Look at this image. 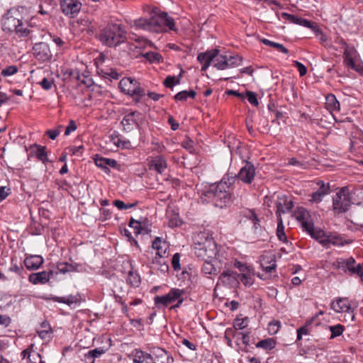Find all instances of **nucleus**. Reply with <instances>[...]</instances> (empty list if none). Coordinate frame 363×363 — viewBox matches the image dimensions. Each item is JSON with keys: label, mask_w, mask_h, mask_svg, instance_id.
Segmentation results:
<instances>
[{"label": "nucleus", "mask_w": 363, "mask_h": 363, "mask_svg": "<svg viewBox=\"0 0 363 363\" xmlns=\"http://www.w3.org/2000/svg\"><path fill=\"white\" fill-rule=\"evenodd\" d=\"M184 291L177 288L172 289L168 294L164 296H157L154 301L157 308L167 307L169 304L175 301L179 296H183Z\"/></svg>", "instance_id": "nucleus-8"}, {"label": "nucleus", "mask_w": 363, "mask_h": 363, "mask_svg": "<svg viewBox=\"0 0 363 363\" xmlns=\"http://www.w3.org/2000/svg\"><path fill=\"white\" fill-rule=\"evenodd\" d=\"M27 9L25 7L10 9L1 19L2 30L6 32H15L19 37L30 36V39L35 38L34 30L24 27L28 23Z\"/></svg>", "instance_id": "nucleus-1"}, {"label": "nucleus", "mask_w": 363, "mask_h": 363, "mask_svg": "<svg viewBox=\"0 0 363 363\" xmlns=\"http://www.w3.org/2000/svg\"><path fill=\"white\" fill-rule=\"evenodd\" d=\"M301 223L303 230L307 232L309 235L313 232V230L314 229V224L311 220H303V222Z\"/></svg>", "instance_id": "nucleus-60"}, {"label": "nucleus", "mask_w": 363, "mask_h": 363, "mask_svg": "<svg viewBox=\"0 0 363 363\" xmlns=\"http://www.w3.org/2000/svg\"><path fill=\"white\" fill-rule=\"evenodd\" d=\"M131 355L133 363H150L151 362V352L147 353L140 349L133 350Z\"/></svg>", "instance_id": "nucleus-24"}, {"label": "nucleus", "mask_w": 363, "mask_h": 363, "mask_svg": "<svg viewBox=\"0 0 363 363\" xmlns=\"http://www.w3.org/2000/svg\"><path fill=\"white\" fill-rule=\"evenodd\" d=\"M51 299L55 302L66 303L71 306L72 304L77 302V298L74 296L70 295L67 297H58L53 296Z\"/></svg>", "instance_id": "nucleus-42"}, {"label": "nucleus", "mask_w": 363, "mask_h": 363, "mask_svg": "<svg viewBox=\"0 0 363 363\" xmlns=\"http://www.w3.org/2000/svg\"><path fill=\"white\" fill-rule=\"evenodd\" d=\"M247 320V318H237L235 320L233 323V327L235 330H242L247 327V324L245 321Z\"/></svg>", "instance_id": "nucleus-56"}, {"label": "nucleus", "mask_w": 363, "mask_h": 363, "mask_svg": "<svg viewBox=\"0 0 363 363\" xmlns=\"http://www.w3.org/2000/svg\"><path fill=\"white\" fill-rule=\"evenodd\" d=\"M54 83V80L51 79H48L46 77L43 78L41 82H39V84L41 87L45 90H50L52 88V86Z\"/></svg>", "instance_id": "nucleus-59"}, {"label": "nucleus", "mask_w": 363, "mask_h": 363, "mask_svg": "<svg viewBox=\"0 0 363 363\" xmlns=\"http://www.w3.org/2000/svg\"><path fill=\"white\" fill-rule=\"evenodd\" d=\"M213 67L218 69H225L228 68V62L226 58V55L217 54L216 57L212 60Z\"/></svg>", "instance_id": "nucleus-27"}, {"label": "nucleus", "mask_w": 363, "mask_h": 363, "mask_svg": "<svg viewBox=\"0 0 363 363\" xmlns=\"http://www.w3.org/2000/svg\"><path fill=\"white\" fill-rule=\"evenodd\" d=\"M196 96V92L194 90H184L177 93L174 99L176 101H185L188 98L194 99Z\"/></svg>", "instance_id": "nucleus-32"}, {"label": "nucleus", "mask_w": 363, "mask_h": 363, "mask_svg": "<svg viewBox=\"0 0 363 363\" xmlns=\"http://www.w3.org/2000/svg\"><path fill=\"white\" fill-rule=\"evenodd\" d=\"M52 274V271L32 273L28 277V281L33 284H44L49 281Z\"/></svg>", "instance_id": "nucleus-20"}, {"label": "nucleus", "mask_w": 363, "mask_h": 363, "mask_svg": "<svg viewBox=\"0 0 363 363\" xmlns=\"http://www.w3.org/2000/svg\"><path fill=\"white\" fill-rule=\"evenodd\" d=\"M240 280L246 286H250L253 284L252 277L246 274H240Z\"/></svg>", "instance_id": "nucleus-62"}, {"label": "nucleus", "mask_w": 363, "mask_h": 363, "mask_svg": "<svg viewBox=\"0 0 363 363\" xmlns=\"http://www.w3.org/2000/svg\"><path fill=\"white\" fill-rule=\"evenodd\" d=\"M134 26L137 30L157 33L176 30L173 18L165 12L155 13L150 18L137 19L134 21Z\"/></svg>", "instance_id": "nucleus-2"}, {"label": "nucleus", "mask_w": 363, "mask_h": 363, "mask_svg": "<svg viewBox=\"0 0 363 363\" xmlns=\"http://www.w3.org/2000/svg\"><path fill=\"white\" fill-rule=\"evenodd\" d=\"M281 327L279 321H272L269 323L268 326V330L270 334H276Z\"/></svg>", "instance_id": "nucleus-58"}, {"label": "nucleus", "mask_w": 363, "mask_h": 363, "mask_svg": "<svg viewBox=\"0 0 363 363\" xmlns=\"http://www.w3.org/2000/svg\"><path fill=\"white\" fill-rule=\"evenodd\" d=\"M69 74L74 78H75L77 80L80 81L82 83L85 84L87 87H89L92 84L93 81L92 79L89 77H84V79H81V76L79 74V72L77 70H73L70 69L69 71Z\"/></svg>", "instance_id": "nucleus-40"}, {"label": "nucleus", "mask_w": 363, "mask_h": 363, "mask_svg": "<svg viewBox=\"0 0 363 363\" xmlns=\"http://www.w3.org/2000/svg\"><path fill=\"white\" fill-rule=\"evenodd\" d=\"M30 149L32 150V152L38 158V160L41 161L43 163L46 164L50 162L48 157V154L45 151V146H41L38 144H34L33 145H30Z\"/></svg>", "instance_id": "nucleus-25"}, {"label": "nucleus", "mask_w": 363, "mask_h": 363, "mask_svg": "<svg viewBox=\"0 0 363 363\" xmlns=\"http://www.w3.org/2000/svg\"><path fill=\"white\" fill-rule=\"evenodd\" d=\"M106 160L104 157H97L95 159V164L98 167L102 169L106 173H109L110 169L106 167Z\"/></svg>", "instance_id": "nucleus-55"}, {"label": "nucleus", "mask_w": 363, "mask_h": 363, "mask_svg": "<svg viewBox=\"0 0 363 363\" xmlns=\"http://www.w3.org/2000/svg\"><path fill=\"white\" fill-rule=\"evenodd\" d=\"M182 78V73H180L177 77L174 76L169 75L164 79L163 84L167 88H172L174 86L180 83Z\"/></svg>", "instance_id": "nucleus-41"}, {"label": "nucleus", "mask_w": 363, "mask_h": 363, "mask_svg": "<svg viewBox=\"0 0 363 363\" xmlns=\"http://www.w3.org/2000/svg\"><path fill=\"white\" fill-rule=\"evenodd\" d=\"M226 58L228 60V67H235L239 66L242 61V57L240 55H227Z\"/></svg>", "instance_id": "nucleus-45"}, {"label": "nucleus", "mask_w": 363, "mask_h": 363, "mask_svg": "<svg viewBox=\"0 0 363 363\" xmlns=\"http://www.w3.org/2000/svg\"><path fill=\"white\" fill-rule=\"evenodd\" d=\"M60 8L65 15L74 18L80 11L82 4L77 0H61Z\"/></svg>", "instance_id": "nucleus-11"}, {"label": "nucleus", "mask_w": 363, "mask_h": 363, "mask_svg": "<svg viewBox=\"0 0 363 363\" xmlns=\"http://www.w3.org/2000/svg\"><path fill=\"white\" fill-rule=\"evenodd\" d=\"M276 346V341L272 338H267L259 341L256 344V347L262 348L264 350H272Z\"/></svg>", "instance_id": "nucleus-35"}, {"label": "nucleus", "mask_w": 363, "mask_h": 363, "mask_svg": "<svg viewBox=\"0 0 363 363\" xmlns=\"http://www.w3.org/2000/svg\"><path fill=\"white\" fill-rule=\"evenodd\" d=\"M127 33L121 24L109 23L99 34L100 42L109 48H115L123 43Z\"/></svg>", "instance_id": "nucleus-3"}, {"label": "nucleus", "mask_w": 363, "mask_h": 363, "mask_svg": "<svg viewBox=\"0 0 363 363\" xmlns=\"http://www.w3.org/2000/svg\"><path fill=\"white\" fill-rule=\"evenodd\" d=\"M218 52H220L218 49H212L198 55L197 60L202 65L201 71H206L208 68Z\"/></svg>", "instance_id": "nucleus-17"}, {"label": "nucleus", "mask_w": 363, "mask_h": 363, "mask_svg": "<svg viewBox=\"0 0 363 363\" xmlns=\"http://www.w3.org/2000/svg\"><path fill=\"white\" fill-rule=\"evenodd\" d=\"M281 17L284 20H286V21H289L290 23H294V24H297V25H300L301 24V18H299V17L296 16L294 15H291V14H289V13H281Z\"/></svg>", "instance_id": "nucleus-51"}, {"label": "nucleus", "mask_w": 363, "mask_h": 363, "mask_svg": "<svg viewBox=\"0 0 363 363\" xmlns=\"http://www.w3.org/2000/svg\"><path fill=\"white\" fill-rule=\"evenodd\" d=\"M330 307L336 313L345 312L349 313L351 315L352 320H354V310L351 308V305L347 298H337L331 303Z\"/></svg>", "instance_id": "nucleus-13"}, {"label": "nucleus", "mask_w": 363, "mask_h": 363, "mask_svg": "<svg viewBox=\"0 0 363 363\" xmlns=\"http://www.w3.org/2000/svg\"><path fill=\"white\" fill-rule=\"evenodd\" d=\"M313 319L308 320L306 323L297 330V340H301L303 335L310 333L309 326L313 323Z\"/></svg>", "instance_id": "nucleus-43"}, {"label": "nucleus", "mask_w": 363, "mask_h": 363, "mask_svg": "<svg viewBox=\"0 0 363 363\" xmlns=\"http://www.w3.org/2000/svg\"><path fill=\"white\" fill-rule=\"evenodd\" d=\"M107 350L104 349L103 347H97L94 350H89L87 353L84 354V358L86 359H91L90 363H94V359L96 358L100 357L103 354L106 352Z\"/></svg>", "instance_id": "nucleus-33"}, {"label": "nucleus", "mask_w": 363, "mask_h": 363, "mask_svg": "<svg viewBox=\"0 0 363 363\" xmlns=\"http://www.w3.org/2000/svg\"><path fill=\"white\" fill-rule=\"evenodd\" d=\"M18 71L17 66L16 65H9L6 67L4 68L1 71V75L4 77H9L16 74Z\"/></svg>", "instance_id": "nucleus-48"}, {"label": "nucleus", "mask_w": 363, "mask_h": 363, "mask_svg": "<svg viewBox=\"0 0 363 363\" xmlns=\"http://www.w3.org/2000/svg\"><path fill=\"white\" fill-rule=\"evenodd\" d=\"M182 224V220L179 218L178 215H174V217L169 220L168 225L171 228L178 227Z\"/></svg>", "instance_id": "nucleus-64"}, {"label": "nucleus", "mask_w": 363, "mask_h": 363, "mask_svg": "<svg viewBox=\"0 0 363 363\" xmlns=\"http://www.w3.org/2000/svg\"><path fill=\"white\" fill-rule=\"evenodd\" d=\"M296 218L301 223L308 220L310 218L309 213L305 208H300L296 212Z\"/></svg>", "instance_id": "nucleus-50"}, {"label": "nucleus", "mask_w": 363, "mask_h": 363, "mask_svg": "<svg viewBox=\"0 0 363 363\" xmlns=\"http://www.w3.org/2000/svg\"><path fill=\"white\" fill-rule=\"evenodd\" d=\"M103 77L105 79H108L111 82V79H118L119 78V74L114 69H110L108 71H102Z\"/></svg>", "instance_id": "nucleus-54"}, {"label": "nucleus", "mask_w": 363, "mask_h": 363, "mask_svg": "<svg viewBox=\"0 0 363 363\" xmlns=\"http://www.w3.org/2000/svg\"><path fill=\"white\" fill-rule=\"evenodd\" d=\"M113 205L119 210H127L135 207L138 205V201L134 203H125L123 201L115 200L113 201Z\"/></svg>", "instance_id": "nucleus-47"}, {"label": "nucleus", "mask_w": 363, "mask_h": 363, "mask_svg": "<svg viewBox=\"0 0 363 363\" xmlns=\"http://www.w3.org/2000/svg\"><path fill=\"white\" fill-rule=\"evenodd\" d=\"M44 259L40 255H30L24 260L26 268L29 270H36L43 264Z\"/></svg>", "instance_id": "nucleus-23"}, {"label": "nucleus", "mask_w": 363, "mask_h": 363, "mask_svg": "<svg viewBox=\"0 0 363 363\" xmlns=\"http://www.w3.org/2000/svg\"><path fill=\"white\" fill-rule=\"evenodd\" d=\"M317 185L319 188L316 191H315V193L321 194L323 197L330 194V188L329 184H325L323 181L319 180L317 182Z\"/></svg>", "instance_id": "nucleus-46"}, {"label": "nucleus", "mask_w": 363, "mask_h": 363, "mask_svg": "<svg viewBox=\"0 0 363 363\" xmlns=\"http://www.w3.org/2000/svg\"><path fill=\"white\" fill-rule=\"evenodd\" d=\"M118 86L122 92L132 96L136 102H139L140 99L145 95V89L135 79L124 77L119 82Z\"/></svg>", "instance_id": "nucleus-6"}, {"label": "nucleus", "mask_w": 363, "mask_h": 363, "mask_svg": "<svg viewBox=\"0 0 363 363\" xmlns=\"http://www.w3.org/2000/svg\"><path fill=\"white\" fill-rule=\"evenodd\" d=\"M141 113L137 111H132L125 115L121 122V125L123 126L124 130L126 132H130L133 129L134 126L138 128L139 124L138 119Z\"/></svg>", "instance_id": "nucleus-18"}, {"label": "nucleus", "mask_w": 363, "mask_h": 363, "mask_svg": "<svg viewBox=\"0 0 363 363\" xmlns=\"http://www.w3.org/2000/svg\"><path fill=\"white\" fill-rule=\"evenodd\" d=\"M194 254L201 260H218L219 262H224V260L220 259V252H219L216 242L212 238H206L203 242L194 244ZM225 263H227L225 262Z\"/></svg>", "instance_id": "nucleus-5"}, {"label": "nucleus", "mask_w": 363, "mask_h": 363, "mask_svg": "<svg viewBox=\"0 0 363 363\" xmlns=\"http://www.w3.org/2000/svg\"><path fill=\"white\" fill-rule=\"evenodd\" d=\"M260 265L266 273L275 271L277 267L275 255L272 253H264L259 258Z\"/></svg>", "instance_id": "nucleus-19"}, {"label": "nucleus", "mask_w": 363, "mask_h": 363, "mask_svg": "<svg viewBox=\"0 0 363 363\" xmlns=\"http://www.w3.org/2000/svg\"><path fill=\"white\" fill-rule=\"evenodd\" d=\"M326 102L325 105L328 110L331 112L337 111H339L340 109V105L339 101L337 100L334 94H329L325 98Z\"/></svg>", "instance_id": "nucleus-28"}, {"label": "nucleus", "mask_w": 363, "mask_h": 363, "mask_svg": "<svg viewBox=\"0 0 363 363\" xmlns=\"http://www.w3.org/2000/svg\"><path fill=\"white\" fill-rule=\"evenodd\" d=\"M276 215L277 216V219H279L281 213H285L286 212H289L292 210L294 207V203L291 199H289L286 197L281 198L276 203Z\"/></svg>", "instance_id": "nucleus-22"}, {"label": "nucleus", "mask_w": 363, "mask_h": 363, "mask_svg": "<svg viewBox=\"0 0 363 363\" xmlns=\"http://www.w3.org/2000/svg\"><path fill=\"white\" fill-rule=\"evenodd\" d=\"M172 265L175 271H178L181 269L180 267V255L175 253L172 259Z\"/></svg>", "instance_id": "nucleus-61"}, {"label": "nucleus", "mask_w": 363, "mask_h": 363, "mask_svg": "<svg viewBox=\"0 0 363 363\" xmlns=\"http://www.w3.org/2000/svg\"><path fill=\"white\" fill-rule=\"evenodd\" d=\"M310 235L318 240L320 242V240H323L325 238V237H327V235H325V232L320 229H313V232H311V233L310 234Z\"/></svg>", "instance_id": "nucleus-53"}, {"label": "nucleus", "mask_w": 363, "mask_h": 363, "mask_svg": "<svg viewBox=\"0 0 363 363\" xmlns=\"http://www.w3.org/2000/svg\"><path fill=\"white\" fill-rule=\"evenodd\" d=\"M143 57L147 59L150 62L160 61L161 55L159 53L154 52H147L143 54Z\"/></svg>", "instance_id": "nucleus-52"}, {"label": "nucleus", "mask_w": 363, "mask_h": 363, "mask_svg": "<svg viewBox=\"0 0 363 363\" xmlns=\"http://www.w3.org/2000/svg\"><path fill=\"white\" fill-rule=\"evenodd\" d=\"M128 225L130 228H132L135 230V234L136 235L141 233L143 228L141 223L140 221L131 218L130 220H129Z\"/></svg>", "instance_id": "nucleus-49"}, {"label": "nucleus", "mask_w": 363, "mask_h": 363, "mask_svg": "<svg viewBox=\"0 0 363 363\" xmlns=\"http://www.w3.org/2000/svg\"><path fill=\"white\" fill-rule=\"evenodd\" d=\"M150 363H174V358L167 351L161 348H153L151 350Z\"/></svg>", "instance_id": "nucleus-14"}, {"label": "nucleus", "mask_w": 363, "mask_h": 363, "mask_svg": "<svg viewBox=\"0 0 363 363\" xmlns=\"http://www.w3.org/2000/svg\"><path fill=\"white\" fill-rule=\"evenodd\" d=\"M356 261L353 257H350L347 259H342L337 263V267L345 271L346 269L352 274H362V267L360 264H355Z\"/></svg>", "instance_id": "nucleus-16"}, {"label": "nucleus", "mask_w": 363, "mask_h": 363, "mask_svg": "<svg viewBox=\"0 0 363 363\" xmlns=\"http://www.w3.org/2000/svg\"><path fill=\"white\" fill-rule=\"evenodd\" d=\"M217 260H206L204 262L202 267V272L206 274H216L217 273V269L214 267V264Z\"/></svg>", "instance_id": "nucleus-39"}, {"label": "nucleus", "mask_w": 363, "mask_h": 363, "mask_svg": "<svg viewBox=\"0 0 363 363\" xmlns=\"http://www.w3.org/2000/svg\"><path fill=\"white\" fill-rule=\"evenodd\" d=\"M33 55L40 62H48L52 58V54L48 43L40 42L33 46Z\"/></svg>", "instance_id": "nucleus-9"}, {"label": "nucleus", "mask_w": 363, "mask_h": 363, "mask_svg": "<svg viewBox=\"0 0 363 363\" xmlns=\"http://www.w3.org/2000/svg\"><path fill=\"white\" fill-rule=\"evenodd\" d=\"M147 161L149 169L155 171L160 174H163L167 167V160L162 155L151 157L147 159Z\"/></svg>", "instance_id": "nucleus-15"}, {"label": "nucleus", "mask_w": 363, "mask_h": 363, "mask_svg": "<svg viewBox=\"0 0 363 363\" xmlns=\"http://www.w3.org/2000/svg\"><path fill=\"white\" fill-rule=\"evenodd\" d=\"M152 247L157 251L155 256L159 259L162 257H168L167 250L169 245L166 241L162 240L160 237H156L152 242Z\"/></svg>", "instance_id": "nucleus-21"}, {"label": "nucleus", "mask_w": 363, "mask_h": 363, "mask_svg": "<svg viewBox=\"0 0 363 363\" xmlns=\"http://www.w3.org/2000/svg\"><path fill=\"white\" fill-rule=\"evenodd\" d=\"M330 331L331 332L330 339H334L342 334L345 330V326L341 324H337L335 325L328 326Z\"/></svg>", "instance_id": "nucleus-44"}, {"label": "nucleus", "mask_w": 363, "mask_h": 363, "mask_svg": "<svg viewBox=\"0 0 363 363\" xmlns=\"http://www.w3.org/2000/svg\"><path fill=\"white\" fill-rule=\"evenodd\" d=\"M237 175L238 179L243 183L246 184H252L255 177V167L254 164L250 162L245 161V165L241 167Z\"/></svg>", "instance_id": "nucleus-12"}, {"label": "nucleus", "mask_w": 363, "mask_h": 363, "mask_svg": "<svg viewBox=\"0 0 363 363\" xmlns=\"http://www.w3.org/2000/svg\"><path fill=\"white\" fill-rule=\"evenodd\" d=\"M278 220L277 228V236L280 241L285 243H288V239L284 232V226L283 224L282 218H279Z\"/></svg>", "instance_id": "nucleus-38"}, {"label": "nucleus", "mask_w": 363, "mask_h": 363, "mask_svg": "<svg viewBox=\"0 0 363 363\" xmlns=\"http://www.w3.org/2000/svg\"><path fill=\"white\" fill-rule=\"evenodd\" d=\"M260 41L267 46L274 48L278 52L284 53L286 55L289 53V50L286 48H285L282 44L273 42L266 38H262L260 40Z\"/></svg>", "instance_id": "nucleus-34"}, {"label": "nucleus", "mask_w": 363, "mask_h": 363, "mask_svg": "<svg viewBox=\"0 0 363 363\" xmlns=\"http://www.w3.org/2000/svg\"><path fill=\"white\" fill-rule=\"evenodd\" d=\"M351 196L347 187L340 189L333 197V208L336 213L346 212L351 206Z\"/></svg>", "instance_id": "nucleus-7"}, {"label": "nucleus", "mask_w": 363, "mask_h": 363, "mask_svg": "<svg viewBox=\"0 0 363 363\" xmlns=\"http://www.w3.org/2000/svg\"><path fill=\"white\" fill-rule=\"evenodd\" d=\"M238 175L227 173L224 175L223 179L218 184H222L223 186H225L228 190L230 191V189L231 186L235 183L236 181H238Z\"/></svg>", "instance_id": "nucleus-29"}, {"label": "nucleus", "mask_w": 363, "mask_h": 363, "mask_svg": "<svg viewBox=\"0 0 363 363\" xmlns=\"http://www.w3.org/2000/svg\"><path fill=\"white\" fill-rule=\"evenodd\" d=\"M127 283L133 287H138L140 284V277L137 272L130 270L127 278Z\"/></svg>", "instance_id": "nucleus-37"}, {"label": "nucleus", "mask_w": 363, "mask_h": 363, "mask_svg": "<svg viewBox=\"0 0 363 363\" xmlns=\"http://www.w3.org/2000/svg\"><path fill=\"white\" fill-rule=\"evenodd\" d=\"M243 216L252 221L255 230H257V228L260 227L259 219L254 210L246 209L243 212Z\"/></svg>", "instance_id": "nucleus-36"}, {"label": "nucleus", "mask_w": 363, "mask_h": 363, "mask_svg": "<svg viewBox=\"0 0 363 363\" xmlns=\"http://www.w3.org/2000/svg\"><path fill=\"white\" fill-rule=\"evenodd\" d=\"M201 199L207 202H213L216 207L223 208L230 204L232 195L222 184L210 186L208 190L202 193Z\"/></svg>", "instance_id": "nucleus-4"}, {"label": "nucleus", "mask_w": 363, "mask_h": 363, "mask_svg": "<svg viewBox=\"0 0 363 363\" xmlns=\"http://www.w3.org/2000/svg\"><path fill=\"white\" fill-rule=\"evenodd\" d=\"M79 265V264H69L67 262H60L57 265V268L59 270V272L62 274H65L67 272H78Z\"/></svg>", "instance_id": "nucleus-31"}, {"label": "nucleus", "mask_w": 363, "mask_h": 363, "mask_svg": "<svg viewBox=\"0 0 363 363\" xmlns=\"http://www.w3.org/2000/svg\"><path fill=\"white\" fill-rule=\"evenodd\" d=\"M340 44L342 45L344 48V60L347 62V65L350 67L352 69L355 71L360 72V69L359 67L356 66L354 62V58L357 55V50L352 45H348L344 40H340Z\"/></svg>", "instance_id": "nucleus-10"}, {"label": "nucleus", "mask_w": 363, "mask_h": 363, "mask_svg": "<svg viewBox=\"0 0 363 363\" xmlns=\"http://www.w3.org/2000/svg\"><path fill=\"white\" fill-rule=\"evenodd\" d=\"M246 97L247 99V101L249 103H250L252 105L257 106L259 104L257 95L255 93L252 91H246Z\"/></svg>", "instance_id": "nucleus-57"}, {"label": "nucleus", "mask_w": 363, "mask_h": 363, "mask_svg": "<svg viewBox=\"0 0 363 363\" xmlns=\"http://www.w3.org/2000/svg\"><path fill=\"white\" fill-rule=\"evenodd\" d=\"M320 243L325 246L330 244L335 246H340L343 245V241L342 238L338 235H328L325 239L320 240Z\"/></svg>", "instance_id": "nucleus-30"}, {"label": "nucleus", "mask_w": 363, "mask_h": 363, "mask_svg": "<svg viewBox=\"0 0 363 363\" xmlns=\"http://www.w3.org/2000/svg\"><path fill=\"white\" fill-rule=\"evenodd\" d=\"M313 31L315 33V36L319 38V40L321 43H323L328 40L326 35L323 33V31L318 27V26Z\"/></svg>", "instance_id": "nucleus-63"}, {"label": "nucleus", "mask_w": 363, "mask_h": 363, "mask_svg": "<svg viewBox=\"0 0 363 363\" xmlns=\"http://www.w3.org/2000/svg\"><path fill=\"white\" fill-rule=\"evenodd\" d=\"M167 257H162L159 259L157 257H154L152 259V264L162 274H165L169 271V265L166 260Z\"/></svg>", "instance_id": "nucleus-26"}]
</instances>
